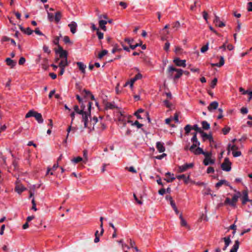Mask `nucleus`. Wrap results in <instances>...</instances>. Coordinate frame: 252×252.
I'll return each instance as SVG.
<instances>
[{"label":"nucleus","instance_id":"1","mask_svg":"<svg viewBox=\"0 0 252 252\" xmlns=\"http://www.w3.org/2000/svg\"><path fill=\"white\" fill-rule=\"evenodd\" d=\"M183 71L181 69L176 68L173 66H169L167 68L166 74L169 78L176 80L179 79L183 74Z\"/></svg>","mask_w":252,"mask_h":252},{"label":"nucleus","instance_id":"2","mask_svg":"<svg viewBox=\"0 0 252 252\" xmlns=\"http://www.w3.org/2000/svg\"><path fill=\"white\" fill-rule=\"evenodd\" d=\"M31 117H34L38 123L41 124L43 122L42 115L33 110L29 111L26 115V118H30Z\"/></svg>","mask_w":252,"mask_h":252},{"label":"nucleus","instance_id":"3","mask_svg":"<svg viewBox=\"0 0 252 252\" xmlns=\"http://www.w3.org/2000/svg\"><path fill=\"white\" fill-rule=\"evenodd\" d=\"M93 103L91 102H89L88 103V112L85 111L83 114H82V122H84V127L85 128L88 127V117L91 116V110L92 107V105Z\"/></svg>","mask_w":252,"mask_h":252},{"label":"nucleus","instance_id":"4","mask_svg":"<svg viewBox=\"0 0 252 252\" xmlns=\"http://www.w3.org/2000/svg\"><path fill=\"white\" fill-rule=\"evenodd\" d=\"M231 163L228 158H225L223 162L221 165L222 169L225 171H230L231 169Z\"/></svg>","mask_w":252,"mask_h":252},{"label":"nucleus","instance_id":"5","mask_svg":"<svg viewBox=\"0 0 252 252\" xmlns=\"http://www.w3.org/2000/svg\"><path fill=\"white\" fill-rule=\"evenodd\" d=\"M142 77V75L140 73L137 74L134 77L131 79L130 82H127L125 85V86H127V85L129 84L130 88L133 87V85L134 83L137 80L140 79Z\"/></svg>","mask_w":252,"mask_h":252},{"label":"nucleus","instance_id":"6","mask_svg":"<svg viewBox=\"0 0 252 252\" xmlns=\"http://www.w3.org/2000/svg\"><path fill=\"white\" fill-rule=\"evenodd\" d=\"M173 62L178 66L185 67L186 66V61L185 60H180L179 58H177L174 59Z\"/></svg>","mask_w":252,"mask_h":252},{"label":"nucleus","instance_id":"7","mask_svg":"<svg viewBox=\"0 0 252 252\" xmlns=\"http://www.w3.org/2000/svg\"><path fill=\"white\" fill-rule=\"evenodd\" d=\"M193 166V163H190L189 164L186 163L183 165L179 167V171L180 172H183L186 171L189 168H191Z\"/></svg>","mask_w":252,"mask_h":252},{"label":"nucleus","instance_id":"8","mask_svg":"<svg viewBox=\"0 0 252 252\" xmlns=\"http://www.w3.org/2000/svg\"><path fill=\"white\" fill-rule=\"evenodd\" d=\"M215 19H214V23L216 25V26H218L219 27L221 28L225 26V24L223 22L220 21L219 17H218L217 15H216L215 14Z\"/></svg>","mask_w":252,"mask_h":252},{"label":"nucleus","instance_id":"9","mask_svg":"<svg viewBox=\"0 0 252 252\" xmlns=\"http://www.w3.org/2000/svg\"><path fill=\"white\" fill-rule=\"evenodd\" d=\"M243 197H242V204H245L247 202H251L252 200L249 199L248 197V193L247 190H244L242 192Z\"/></svg>","mask_w":252,"mask_h":252},{"label":"nucleus","instance_id":"10","mask_svg":"<svg viewBox=\"0 0 252 252\" xmlns=\"http://www.w3.org/2000/svg\"><path fill=\"white\" fill-rule=\"evenodd\" d=\"M201 134L204 141L207 139H208L210 142L213 141V138L211 134H207L203 131Z\"/></svg>","mask_w":252,"mask_h":252},{"label":"nucleus","instance_id":"11","mask_svg":"<svg viewBox=\"0 0 252 252\" xmlns=\"http://www.w3.org/2000/svg\"><path fill=\"white\" fill-rule=\"evenodd\" d=\"M68 26L69 27L72 33L74 34L76 32L77 25L76 22L72 21L68 24Z\"/></svg>","mask_w":252,"mask_h":252},{"label":"nucleus","instance_id":"12","mask_svg":"<svg viewBox=\"0 0 252 252\" xmlns=\"http://www.w3.org/2000/svg\"><path fill=\"white\" fill-rule=\"evenodd\" d=\"M219 106V103L217 101H213L208 106V109L210 111H212L213 110H216L218 108Z\"/></svg>","mask_w":252,"mask_h":252},{"label":"nucleus","instance_id":"13","mask_svg":"<svg viewBox=\"0 0 252 252\" xmlns=\"http://www.w3.org/2000/svg\"><path fill=\"white\" fill-rule=\"evenodd\" d=\"M240 193L239 192H238L237 194H234L232 198L231 206H235L236 203L238 201L239 197H240Z\"/></svg>","mask_w":252,"mask_h":252},{"label":"nucleus","instance_id":"14","mask_svg":"<svg viewBox=\"0 0 252 252\" xmlns=\"http://www.w3.org/2000/svg\"><path fill=\"white\" fill-rule=\"evenodd\" d=\"M156 148L160 153L163 152L165 151V148L163 146V143L160 142H157Z\"/></svg>","mask_w":252,"mask_h":252},{"label":"nucleus","instance_id":"15","mask_svg":"<svg viewBox=\"0 0 252 252\" xmlns=\"http://www.w3.org/2000/svg\"><path fill=\"white\" fill-rule=\"evenodd\" d=\"M5 62L6 64L10 66L11 68H13L16 64V62L11 60L9 58H7L5 60Z\"/></svg>","mask_w":252,"mask_h":252},{"label":"nucleus","instance_id":"16","mask_svg":"<svg viewBox=\"0 0 252 252\" xmlns=\"http://www.w3.org/2000/svg\"><path fill=\"white\" fill-rule=\"evenodd\" d=\"M240 242L238 240L235 241L234 244L230 251V252H237L239 249Z\"/></svg>","mask_w":252,"mask_h":252},{"label":"nucleus","instance_id":"17","mask_svg":"<svg viewBox=\"0 0 252 252\" xmlns=\"http://www.w3.org/2000/svg\"><path fill=\"white\" fill-rule=\"evenodd\" d=\"M176 178L179 180H183L186 184H188L189 180V175L188 177H186L184 174L177 176Z\"/></svg>","mask_w":252,"mask_h":252},{"label":"nucleus","instance_id":"18","mask_svg":"<svg viewBox=\"0 0 252 252\" xmlns=\"http://www.w3.org/2000/svg\"><path fill=\"white\" fill-rule=\"evenodd\" d=\"M76 64L77 66H78L79 69L81 71V72L85 74L86 72L85 68L86 67V65H85L82 62H77Z\"/></svg>","mask_w":252,"mask_h":252},{"label":"nucleus","instance_id":"19","mask_svg":"<svg viewBox=\"0 0 252 252\" xmlns=\"http://www.w3.org/2000/svg\"><path fill=\"white\" fill-rule=\"evenodd\" d=\"M222 185H225L226 186H229L228 183L225 180H220L219 182H218L216 184V188L219 189L220 187H221Z\"/></svg>","mask_w":252,"mask_h":252},{"label":"nucleus","instance_id":"20","mask_svg":"<svg viewBox=\"0 0 252 252\" xmlns=\"http://www.w3.org/2000/svg\"><path fill=\"white\" fill-rule=\"evenodd\" d=\"M107 23V21L105 20H100L99 21V26L100 28L103 31H106L105 25Z\"/></svg>","mask_w":252,"mask_h":252},{"label":"nucleus","instance_id":"21","mask_svg":"<svg viewBox=\"0 0 252 252\" xmlns=\"http://www.w3.org/2000/svg\"><path fill=\"white\" fill-rule=\"evenodd\" d=\"M215 163V160L210 158H205L203 160V163L205 165L207 166L209 164H212Z\"/></svg>","mask_w":252,"mask_h":252},{"label":"nucleus","instance_id":"22","mask_svg":"<svg viewBox=\"0 0 252 252\" xmlns=\"http://www.w3.org/2000/svg\"><path fill=\"white\" fill-rule=\"evenodd\" d=\"M68 65V63L67 59L62 60L59 63V66L60 67L64 68Z\"/></svg>","mask_w":252,"mask_h":252},{"label":"nucleus","instance_id":"23","mask_svg":"<svg viewBox=\"0 0 252 252\" xmlns=\"http://www.w3.org/2000/svg\"><path fill=\"white\" fill-rule=\"evenodd\" d=\"M202 128L204 130H208L210 128V124L206 121H203L201 122Z\"/></svg>","mask_w":252,"mask_h":252},{"label":"nucleus","instance_id":"24","mask_svg":"<svg viewBox=\"0 0 252 252\" xmlns=\"http://www.w3.org/2000/svg\"><path fill=\"white\" fill-rule=\"evenodd\" d=\"M191 140L192 143H195L196 144H198V146H199L200 144V142H199L197 140L196 132L193 133V137H192Z\"/></svg>","mask_w":252,"mask_h":252},{"label":"nucleus","instance_id":"25","mask_svg":"<svg viewBox=\"0 0 252 252\" xmlns=\"http://www.w3.org/2000/svg\"><path fill=\"white\" fill-rule=\"evenodd\" d=\"M48 60L46 58H44L43 60V63H42V67L44 70H47L48 68Z\"/></svg>","mask_w":252,"mask_h":252},{"label":"nucleus","instance_id":"26","mask_svg":"<svg viewBox=\"0 0 252 252\" xmlns=\"http://www.w3.org/2000/svg\"><path fill=\"white\" fill-rule=\"evenodd\" d=\"M224 242L225 245H226V247H228L230 243L231 242V239H230V236H228L227 237H225L222 238Z\"/></svg>","mask_w":252,"mask_h":252},{"label":"nucleus","instance_id":"27","mask_svg":"<svg viewBox=\"0 0 252 252\" xmlns=\"http://www.w3.org/2000/svg\"><path fill=\"white\" fill-rule=\"evenodd\" d=\"M59 54L60 58L67 59V52L66 51L64 50L63 51L59 53Z\"/></svg>","mask_w":252,"mask_h":252},{"label":"nucleus","instance_id":"28","mask_svg":"<svg viewBox=\"0 0 252 252\" xmlns=\"http://www.w3.org/2000/svg\"><path fill=\"white\" fill-rule=\"evenodd\" d=\"M61 16L62 15L61 12L58 11L56 13L55 16V20L56 23H58L60 21Z\"/></svg>","mask_w":252,"mask_h":252},{"label":"nucleus","instance_id":"29","mask_svg":"<svg viewBox=\"0 0 252 252\" xmlns=\"http://www.w3.org/2000/svg\"><path fill=\"white\" fill-rule=\"evenodd\" d=\"M105 106L106 109H113L115 108V105L111 102H106L105 103Z\"/></svg>","mask_w":252,"mask_h":252},{"label":"nucleus","instance_id":"30","mask_svg":"<svg viewBox=\"0 0 252 252\" xmlns=\"http://www.w3.org/2000/svg\"><path fill=\"white\" fill-rule=\"evenodd\" d=\"M203 149L200 147H197L195 150H194L192 153H193L195 155H198L200 154H202L203 153Z\"/></svg>","mask_w":252,"mask_h":252},{"label":"nucleus","instance_id":"31","mask_svg":"<svg viewBox=\"0 0 252 252\" xmlns=\"http://www.w3.org/2000/svg\"><path fill=\"white\" fill-rule=\"evenodd\" d=\"M74 110L76 113L79 114L80 115L83 114V113L85 112L84 111H83V110H79V106L77 105L74 106Z\"/></svg>","mask_w":252,"mask_h":252},{"label":"nucleus","instance_id":"32","mask_svg":"<svg viewBox=\"0 0 252 252\" xmlns=\"http://www.w3.org/2000/svg\"><path fill=\"white\" fill-rule=\"evenodd\" d=\"M103 220H104V218L103 217H101L100 218V227L101 228L100 235H102L103 233H104V229L103 228Z\"/></svg>","mask_w":252,"mask_h":252},{"label":"nucleus","instance_id":"33","mask_svg":"<svg viewBox=\"0 0 252 252\" xmlns=\"http://www.w3.org/2000/svg\"><path fill=\"white\" fill-rule=\"evenodd\" d=\"M192 129L195 130L197 132H199L200 134L203 132V130L200 127H199L197 125H195L192 126Z\"/></svg>","mask_w":252,"mask_h":252},{"label":"nucleus","instance_id":"34","mask_svg":"<svg viewBox=\"0 0 252 252\" xmlns=\"http://www.w3.org/2000/svg\"><path fill=\"white\" fill-rule=\"evenodd\" d=\"M58 167V164H54L52 168L48 167L47 173H46V175L48 174L50 171H55Z\"/></svg>","mask_w":252,"mask_h":252},{"label":"nucleus","instance_id":"35","mask_svg":"<svg viewBox=\"0 0 252 252\" xmlns=\"http://www.w3.org/2000/svg\"><path fill=\"white\" fill-rule=\"evenodd\" d=\"M179 218L181 220V225L183 226H187V223L185 219L183 218L182 214L180 215Z\"/></svg>","mask_w":252,"mask_h":252},{"label":"nucleus","instance_id":"36","mask_svg":"<svg viewBox=\"0 0 252 252\" xmlns=\"http://www.w3.org/2000/svg\"><path fill=\"white\" fill-rule=\"evenodd\" d=\"M184 129L185 130V133L186 134H189L190 130L192 129V126L189 125H187L184 127Z\"/></svg>","mask_w":252,"mask_h":252},{"label":"nucleus","instance_id":"37","mask_svg":"<svg viewBox=\"0 0 252 252\" xmlns=\"http://www.w3.org/2000/svg\"><path fill=\"white\" fill-rule=\"evenodd\" d=\"M91 93L90 91L84 89L82 91V94L83 95L84 97H86L91 94Z\"/></svg>","mask_w":252,"mask_h":252},{"label":"nucleus","instance_id":"38","mask_svg":"<svg viewBox=\"0 0 252 252\" xmlns=\"http://www.w3.org/2000/svg\"><path fill=\"white\" fill-rule=\"evenodd\" d=\"M108 53L107 50H103L100 53L98 54V58L99 59H101L103 56L106 55Z\"/></svg>","mask_w":252,"mask_h":252},{"label":"nucleus","instance_id":"39","mask_svg":"<svg viewBox=\"0 0 252 252\" xmlns=\"http://www.w3.org/2000/svg\"><path fill=\"white\" fill-rule=\"evenodd\" d=\"M15 189L18 193H20L23 192L25 189L23 187L16 186Z\"/></svg>","mask_w":252,"mask_h":252},{"label":"nucleus","instance_id":"40","mask_svg":"<svg viewBox=\"0 0 252 252\" xmlns=\"http://www.w3.org/2000/svg\"><path fill=\"white\" fill-rule=\"evenodd\" d=\"M238 149V147L236 145H231V144H229L228 146V150L229 151L230 150H232L233 152L235 151V150Z\"/></svg>","mask_w":252,"mask_h":252},{"label":"nucleus","instance_id":"41","mask_svg":"<svg viewBox=\"0 0 252 252\" xmlns=\"http://www.w3.org/2000/svg\"><path fill=\"white\" fill-rule=\"evenodd\" d=\"M208 46H209V43L207 42L205 45L203 46L201 48V52L202 53H205L206 51H207L208 50Z\"/></svg>","mask_w":252,"mask_h":252},{"label":"nucleus","instance_id":"42","mask_svg":"<svg viewBox=\"0 0 252 252\" xmlns=\"http://www.w3.org/2000/svg\"><path fill=\"white\" fill-rule=\"evenodd\" d=\"M230 130L229 127H225L222 128V131L224 135H226Z\"/></svg>","mask_w":252,"mask_h":252},{"label":"nucleus","instance_id":"43","mask_svg":"<svg viewBox=\"0 0 252 252\" xmlns=\"http://www.w3.org/2000/svg\"><path fill=\"white\" fill-rule=\"evenodd\" d=\"M224 63V60L223 57L221 56L220 57V61L219 63H218V67H221V66L223 65Z\"/></svg>","mask_w":252,"mask_h":252},{"label":"nucleus","instance_id":"44","mask_svg":"<svg viewBox=\"0 0 252 252\" xmlns=\"http://www.w3.org/2000/svg\"><path fill=\"white\" fill-rule=\"evenodd\" d=\"M197 146H198V144H196L195 143H192V145L189 148V150L190 152H192L194 150H195V148Z\"/></svg>","mask_w":252,"mask_h":252},{"label":"nucleus","instance_id":"45","mask_svg":"<svg viewBox=\"0 0 252 252\" xmlns=\"http://www.w3.org/2000/svg\"><path fill=\"white\" fill-rule=\"evenodd\" d=\"M82 158L81 157H77V158H74L73 159H72V161L73 162H74L75 163H77L78 162H79L80 161H82Z\"/></svg>","mask_w":252,"mask_h":252},{"label":"nucleus","instance_id":"46","mask_svg":"<svg viewBox=\"0 0 252 252\" xmlns=\"http://www.w3.org/2000/svg\"><path fill=\"white\" fill-rule=\"evenodd\" d=\"M217 81H218V80H217V78H215L212 80V81L211 82V87L212 88H215V86L217 84Z\"/></svg>","mask_w":252,"mask_h":252},{"label":"nucleus","instance_id":"47","mask_svg":"<svg viewBox=\"0 0 252 252\" xmlns=\"http://www.w3.org/2000/svg\"><path fill=\"white\" fill-rule=\"evenodd\" d=\"M182 50L183 49L181 47L179 46H176L174 51L176 54H180L181 53Z\"/></svg>","mask_w":252,"mask_h":252},{"label":"nucleus","instance_id":"48","mask_svg":"<svg viewBox=\"0 0 252 252\" xmlns=\"http://www.w3.org/2000/svg\"><path fill=\"white\" fill-rule=\"evenodd\" d=\"M132 126H136L137 128H140L143 126V125L140 124L138 121H136L134 123H132Z\"/></svg>","mask_w":252,"mask_h":252},{"label":"nucleus","instance_id":"49","mask_svg":"<svg viewBox=\"0 0 252 252\" xmlns=\"http://www.w3.org/2000/svg\"><path fill=\"white\" fill-rule=\"evenodd\" d=\"M96 34L99 39H102L103 38V33L101 32L99 30H97V32H96Z\"/></svg>","mask_w":252,"mask_h":252},{"label":"nucleus","instance_id":"50","mask_svg":"<svg viewBox=\"0 0 252 252\" xmlns=\"http://www.w3.org/2000/svg\"><path fill=\"white\" fill-rule=\"evenodd\" d=\"M63 41L65 43H72L68 36H64L63 37Z\"/></svg>","mask_w":252,"mask_h":252},{"label":"nucleus","instance_id":"51","mask_svg":"<svg viewBox=\"0 0 252 252\" xmlns=\"http://www.w3.org/2000/svg\"><path fill=\"white\" fill-rule=\"evenodd\" d=\"M43 50L45 53H47L48 54H50L51 52L50 50L49 49V47L46 45H44L43 47Z\"/></svg>","mask_w":252,"mask_h":252},{"label":"nucleus","instance_id":"52","mask_svg":"<svg viewBox=\"0 0 252 252\" xmlns=\"http://www.w3.org/2000/svg\"><path fill=\"white\" fill-rule=\"evenodd\" d=\"M232 155L234 157H238L241 155V152L240 151H233L232 152Z\"/></svg>","mask_w":252,"mask_h":252},{"label":"nucleus","instance_id":"53","mask_svg":"<svg viewBox=\"0 0 252 252\" xmlns=\"http://www.w3.org/2000/svg\"><path fill=\"white\" fill-rule=\"evenodd\" d=\"M32 209L34 211H36L37 210V208L36 207V203L34 198L32 199Z\"/></svg>","mask_w":252,"mask_h":252},{"label":"nucleus","instance_id":"54","mask_svg":"<svg viewBox=\"0 0 252 252\" xmlns=\"http://www.w3.org/2000/svg\"><path fill=\"white\" fill-rule=\"evenodd\" d=\"M218 111L220 112V114L218 116V119H220L223 117V115H222L223 110L221 108H219Z\"/></svg>","mask_w":252,"mask_h":252},{"label":"nucleus","instance_id":"55","mask_svg":"<svg viewBox=\"0 0 252 252\" xmlns=\"http://www.w3.org/2000/svg\"><path fill=\"white\" fill-rule=\"evenodd\" d=\"M141 45V41L139 43H136L135 45H130V48L132 50H134L137 47L140 46Z\"/></svg>","mask_w":252,"mask_h":252},{"label":"nucleus","instance_id":"56","mask_svg":"<svg viewBox=\"0 0 252 252\" xmlns=\"http://www.w3.org/2000/svg\"><path fill=\"white\" fill-rule=\"evenodd\" d=\"M33 31L30 28H27L26 29L25 33L28 35H31Z\"/></svg>","mask_w":252,"mask_h":252},{"label":"nucleus","instance_id":"57","mask_svg":"<svg viewBox=\"0 0 252 252\" xmlns=\"http://www.w3.org/2000/svg\"><path fill=\"white\" fill-rule=\"evenodd\" d=\"M180 26V23L178 21H176L173 25V28H176V29H178Z\"/></svg>","mask_w":252,"mask_h":252},{"label":"nucleus","instance_id":"58","mask_svg":"<svg viewBox=\"0 0 252 252\" xmlns=\"http://www.w3.org/2000/svg\"><path fill=\"white\" fill-rule=\"evenodd\" d=\"M26 62V59L24 57H21L19 60V64L20 65L23 64Z\"/></svg>","mask_w":252,"mask_h":252},{"label":"nucleus","instance_id":"59","mask_svg":"<svg viewBox=\"0 0 252 252\" xmlns=\"http://www.w3.org/2000/svg\"><path fill=\"white\" fill-rule=\"evenodd\" d=\"M248 112V109L246 107H242L241 109V113L243 114H246Z\"/></svg>","mask_w":252,"mask_h":252},{"label":"nucleus","instance_id":"60","mask_svg":"<svg viewBox=\"0 0 252 252\" xmlns=\"http://www.w3.org/2000/svg\"><path fill=\"white\" fill-rule=\"evenodd\" d=\"M125 41L126 42L129 44V46L130 47V45H132V43L133 42V39H130L129 38H125Z\"/></svg>","mask_w":252,"mask_h":252},{"label":"nucleus","instance_id":"61","mask_svg":"<svg viewBox=\"0 0 252 252\" xmlns=\"http://www.w3.org/2000/svg\"><path fill=\"white\" fill-rule=\"evenodd\" d=\"M215 171L214 169L212 167H209L207 170V173L208 174L213 173Z\"/></svg>","mask_w":252,"mask_h":252},{"label":"nucleus","instance_id":"62","mask_svg":"<svg viewBox=\"0 0 252 252\" xmlns=\"http://www.w3.org/2000/svg\"><path fill=\"white\" fill-rule=\"evenodd\" d=\"M202 155L205 157V158H210L211 156V153L203 151Z\"/></svg>","mask_w":252,"mask_h":252},{"label":"nucleus","instance_id":"63","mask_svg":"<svg viewBox=\"0 0 252 252\" xmlns=\"http://www.w3.org/2000/svg\"><path fill=\"white\" fill-rule=\"evenodd\" d=\"M163 103L164 105L168 108H170L171 105V104L167 100H164Z\"/></svg>","mask_w":252,"mask_h":252},{"label":"nucleus","instance_id":"64","mask_svg":"<svg viewBox=\"0 0 252 252\" xmlns=\"http://www.w3.org/2000/svg\"><path fill=\"white\" fill-rule=\"evenodd\" d=\"M248 11H252V2H249L248 3Z\"/></svg>","mask_w":252,"mask_h":252}]
</instances>
